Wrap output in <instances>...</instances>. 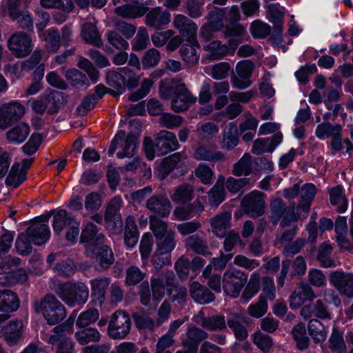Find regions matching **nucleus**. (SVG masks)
<instances>
[{
    "label": "nucleus",
    "mask_w": 353,
    "mask_h": 353,
    "mask_svg": "<svg viewBox=\"0 0 353 353\" xmlns=\"http://www.w3.org/2000/svg\"><path fill=\"white\" fill-rule=\"evenodd\" d=\"M49 287L69 307L82 305L89 297L88 286L80 281L61 282L58 279H52Z\"/></svg>",
    "instance_id": "nucleus-1"
},
{
    "label": "nucleus",
    "mask_w": 353,
    "mask_h": 353,
    "mask_svg": "<svg viewBox=\"0 0 353 353\" xmlns=\"http://www.w3.org/2000/svg\"><path fill=\"white\" fill-rule=\"evenodd\" d=\"M33 309L37 314H41L47 323L53 325L62 321L67 315L64 305L52 294H46L33 301Z\"/></svg>",
    "instance_id": "nucleus-2"
},
{
    "label": "nucleus",
    "mask_w": 353,
    "mask_h": 353,
    "mask_svg": "<svg viewBox=\"0 0 353 353\" xmlns=\"http://www.w3.org/2000/svg\"><path fill=\"white\" fill-rule=\"evenodd\" d=\"M139 77L130 68L125 67L119 71L110 70L106 74V83L110 90L109 93L117 97L125 90V88L133 89L139 85Z\"/></svg>",
    "instance_id": "nucleus-3"
},
{
    "label": "nucleus",
    "mask_w": 353,
    "mask_h": 353,
    "mask_svg": "<svg viewBox=\"0 0 353 353\" xmlns=\"http://www.w3.org/2000/svg\"><path fill=\"white\" fill-rule=\"evenodd\" d=\"M270 209V219L274 225L277 224L282 219L280 225L285 228L297 220L294 206H288L281 198L272 199Z\"/></svg>",
    "instance_id": "nucleus-4"
},
{
    "label": "nucleus",
    "mask_w": 353,
    "mask_h": 353,
    "mask_svg": "<svg viewBox=\"0 0 353 353\" xmlns=\"http://www.w3.org/2000/svg\"><path fill=\"white\" fill-rule=\"evenodd\" d=\"M131 325L130 316L123 310H117L108 323V334L114 340L123 339L130 333Z\"/></svg>",
    "instance_id": "nucleus-5"
},
{
    "label": "nucleus",
    "mask_w": 353,
    "mask_h": 353,
    "mask_svg": "<svg viewBox=\"0 0 353 353\" xmlns=\"http://www.w3.org/2000/svg\"><path fill=\"white\" fill-rule=\"evenodd\" d=\"M248 282V274L239 270H229L223 273L222 288L224 292L231 297L239 296Z\"/></svg>",
    "instance_id": "nucleus-6"
},
{
    "label": "nucleus",
    "mask_w": 353,
    "mask_h": 353,
    "mask_svg": "<svg viewBox=\"0 0 353 353\" xmlns=\"http://www.w3.org/2000/svg\"><path fill=\"white\" fill-rule=\"evenodd\" d=\"M7 47L16 58H24L30 54L34 43L31 35L22 31L13 33L7 41Z\"/></svg>",
    "instance_id": "nucleus-7"
},
{
    "label": "nucleus",
    "mask_w": 353,
    "mask_h": 353,
    "mask_svg": "<svg viewBox=\"0 0 353 353\" xmlns=\"http://www.w3.org/2000/svg\"><path fill=\"white\" fill-rule=\"evenodd\" d=\"M138 143L137 137L129 134L127 136L123 130H120L115 135L108 149V154L112 155L118 145L122 148V152L117 154L119 159L124 157H132L135 154L136 146Z\"/></svg>",
    "instance_id": "nucleus-8"
},
{
    "label": "nucleus",
    "mask_w": 353,
    "mask_h": 353,
    "mask_svg": "<svg viewBox=\"0 0 353 353\" xmlns=\"http://www.w3.org/2000/svg\"><path fill=\"white\" fill-rule=\"evenodd\" d=\"M105 236L99 232L98 228L92 223H87L83 228L80 243L84 244L87 256L94 254V248L105 243Z\"/></svg>",
    "instance_id": "nucleus-9"
},
{
    "label": "nucleus",
    "mask_w": 353,
    "mask_h": 353,
    "mask_svg": "<svg viewBox=\"0 0 353 353\" xmlns=\"http://www.w3.org/2000/svg\"><path fill=\"white\" fill-rule=\"evenodd\" d=\"M316 136L323 139L325 137H330V145L332 150V154L343 148L342 145V126L339 124H332L330 122H323L317 125L315 130Z\"/></svg>",
    "instance_id": "nucleus-10"
},
{
    "label": "nucleus",
    "mask_w": 353,
    "mask_h": 353,
    "mask_svg": "<svg viewBox=\"0 0 353 353\" xmlns=\"http://www.w3.org/2000/svg\"><path fill=\"white\" fill-rule=\"evenodd\" d=\"M254 69V64L250 60H243L237 63L235 72L231 74V83L234 88L243 90L252 84L250 77Z\"/></svg>",
    "instance_id": "nucleus-11"
},
{
    "label": "nucleus",
    "mask_w": 353,
    "mask_h": 353,
    "mask_svg": "<svg viewBox=\"0 0 353 353\" xmlns=\"http://www.w3.org/2000/svg\"><path fill=\"white\" fill-rule=\"evenodd\" d=\"M264 198V193L256 190L246 194L241 201L245 213L252 218L262 216L265 208Z\"/></svg>",
    "instance_id": "nucleus-12"
},
{
    "label": "nucleus",
    "mask_w": 353,
    "mask_h": 353,
    "mask_svg": "<svg viewBox=\"0 0 353 353\" xmlns=\"http://www.w3.org/2000/svg\"><path fill=\"white\" fill-rule=\"evenodd\" d=\"M26 112L25 107L18 101H11L0 108V129L6 130L20 120Z\"/></svg>",
    "instance_id": "nucleus-13"
},
{
    "label": "nucleus",
    "mask_w": 353,
    "mask_h": 353,
    "mask_svg": "<svg viewBox=\"0 0 353 353\" xmlns=\"http://www.w3.org/2000/svg\"><path fill=\"white\" fill-rule=\"evenodd\" d=\"M196 101V97L192 95L185 83H177L175 95L171 101V108L175 112H181L188 109Z\"/></svg>",
    "instance_id": "nucleus-14"
},
{
    "label": "nucleus",
    "mask_w": 353,
    "mask_h": 353,
    "mask_svg": "<svg viewBox=\"0 0 353 353\" xmlns=\"http://www.w3.org/2000/svg\"><path fill=\"white\" fill-rule=\"evenodd\" d=\"M172 23L181 36L186 38L188 43L197 44L198 27L195 22L185 15L179 14L174 17Z\"/></svg>",
    "instance_id": "nucleus-15"
},
{
    "label": "nucleus",
    "mask_w": 353,
    "mask_h": 353,
    "mask_svg": "<svg viewBox=\"0 0 353 353\" xmlns=\"http://www.w3.org/2000/svg\"><path fill=\"white\" fill-rule=\"evenodd\" d=\"M145 208L157 217L166 218L170 214L172 203L165 194L151 196L145 203Z\"/></svg>",
    "instance_id": "nucleus-16"
},
{
    "label": "nucleus",
    "mask_w": 353,
    "mask_h": 353,
    "mask_svg": "<svg viewBox=\"0 0 353 353\" xmlns=\"http://www.w3.org/2000/svg\"><path fill=\"white\" fill-rule=\"evenodd\" d=\"M194 321L203 329L210 332L226 330V319L223 314H214L206 316L203 310H200L193 318Z\"/></svg>",
    "instance_id": "nucleus-17"
},
{
    "label": "nucleus",
    "mask_w": 353,
    "mask_h": 353,
    "mask_svg": "<svg viewBox=\"0 0 353 353\" xmlns=\"http://www.w3.org/2000/svg\"><path fill=\"white\" fill-rule=\"evenodd\" d=\"M248 318L239 312H230L226 319V327H228L239 341H244L248 336L247 329Z\"/></svg>",
    "instance_id": "nucleus-18"
},
{
    "label": "nucleus",
    "mask_w": 353,
    "mask_h": 353,
    "mask_svg": "<svg viewBox=\"0 0 353 353\" xmlns=\"http://www.w3.org/2000/svg\"><path fill=\"white\" fill-rule=\"evenodd\" d=\"M154 141L158 156H163L177 150L180 146L176 135L173 132L165 130H162L157 134Z\"/></svg>",
    "instance_id": "nucleus-19"
},
{
    "label": "nucleus",
    "mask_w": 353,
    "mask_h": 353,
    "mask_svg": "<svg viewBox=\"0 0 353 353\" xmlns=\"http://www.w3.org/2000/svg\"><path fill=\"white\" fill-rule=\"evenodd\" d=\"M329 280L341 294L353 296V274L336 271L330 274Z\"/></svg>",
    "instance_id": "nucleus-20"
},
{
    "label": "nucleus",
    "mask_w": 353,
    "mask_h": 353,
    "mask_svg": "<svg viewBox=\"0 0 353 353\" xmlns=\"http://www.w3.org/2000/svg\"><path fill=\"white\" fill-rule=\"evenodd\" d=\"M23 328V324L21 320L10 321L6 325L0 326V338L10 346L16 345L22 337Z\"/></svg>",
    "instance_id": "nucleus-21"
},
{
    "label": "nucleus",
    "mask_w": 353,
    "mask_h": 353,
    "mask_svg": "<svg viewBox=\"0 0 353 353\" xmlns=\"http://www.w3.org/2000/svg\"><path fill=\"white\" fill-rule=\"evenodd\" d=\"M232 214L220 212L209 219L211 232L218 238H223L231 228Z\"/></svg>",
    "instance_id": "nucleus-22"
},
{
    "label": "nucleus",
    "mask_w": 353,
    "mask_h": 353,
    "mask_svg": "<svg viewBox=\"0 0 353 353\" xmlns=\"http://www.w3.org/2000/svg\"><path fill=\"white\" fill-rule=\"evenodd\" d=\"M316 298L313 289L307 283H301L294 289L290 297L291 308L297 309L305 301H312Z\"/></svg>",
    "instance_id": "nucleus-23"
},
{
    "label": "nucleus",
    "mask_w": 353,
    "mask_h": 353,
    "mask_svg": "<svg viewBox=\"0 0 353 353\" xmlns=\"http://www.w3.org/2000/svg\"><path fill=\"white\" fill-rule=\"evenodd\" d=\"M300 314L305 319L310 318H319L321 319L331 318V313L327 306L320 299L314 303L304 305L301 308Z\"/></svg>",
    "instance_id": "nucleus-24"
},
{
    "label": "nucleus",
    "mask_w": 353,
    "mask_h": 353,
    "mask_svg": "<svg viewBox=\"0 0 353 353\" xmlns=\"http://www.w3.org/2000/svg\"><path fill=\"white\" fill-rule=\"evenodd\" d=\"M193 157L198 161L218 162L224 159V154L214 145L199 143L195 148Z\"/></svg>",
    "instance_id": "nucleus-25"
},
{
    "label": "nucleus",
    "mask_w": 353,
    "mask_h": 353,
    "mask_svg": "<svg viewBox=\"0 0 353 353\" xmlns=\"http://www.w3.org/2000/svg\"><path fill=\"white\" fill-rule=\"evenodd\" d=\"M208 334L203 329L192 326L186 333V339L183 340V345L185 349H190L191 353H197L199 344L208 338Z\"/></svg>",
    "instance_id": "nucleus-26"
},
{
    "label": "nucleus",
    "mask_w": 353,
    "mask_h": 353,
    "mask_svg": "<svg viewBox=\"0 0 353 353\" xmlns=\"http://www.w3.org/2000/svg\"><path fill=\"white\" fill-rule=\"evenodd\" d=\"M26 234L34 245H41L48 241L50 232L48 225L35 222L27 228Z\"/></svg>",
    "instance_id": "nucleus-27"
},
{
    "label": "nucleus",
    "mask_w": 353,
    "mask_h": 353,
    "mask_svg": "<svg viewBox=\"0 0 353 353\" xmlns=\"http://www.w3.org/2000/svg\"><path fill=\"white\" fill-rule=\"evenodd\" d=\"M170 21V14L159 7L152 8L145 17V25L156 30L168 24Z\"/></svg>",
    "instance_id": "nucleus-28"
},
{
    "label": "nucleus",
    "mask_w": 353,
    "mask_h": 353,
    "mask_svg": "<svg viewBox=\"0 0 353 353\" xmlns=\"http://www.w3.org/2000/svg\"><path fill=\"white\" fill-rule=\"evenodd\" d=\"M190 294L194 301L200 304H208L215 299V295L209 288L196 281L190 284Z\"/></svg>",
    "instance_id": "nucleus-29"
},
{
    "label": "nucleus",
    "mask_w": 353,
    "mask_h": 353,
    "mask_svg": "<svg viewBox=\"0 0 353 353\" xmlns=\"http://www.w3.org/2000/svg\"><path fill=\"white\" fill-rule=\"evenodd\" d=\"M194 197V188L188 183L182 184L174 188L170 198L172 201L178 204L184 205L190 203Z\"/></svg>",
    "instance_id": "nucleus-30"
},
{
    "label": "nucleus",
    "mask_w": 353,
    "mask_h": 353,
    "mask_svg": "<svg viewBox=\"0 0 353 353\" xmlns=\"http://www.w3.org/2000/svg\"><path fill=\"white\" fill-rule=\"evenodd\" d=\"M20 305L17 294L10 290H0V311L9 313L17 311Z\"/></svg>",
    "instance_id": "nucleus-31"
},
{
    "label": "nucleus",
    "mask_w": 353,
    "mask_h": 353,
    "mask_svg": "<svg viewBox=\"0 0 353 353\" xmlns=\"http://www.w3.org/2000/svg\"><path fill=\"white\" fill-rule=\"evenodd\" d=\"M89 256L94 258L103 270L108 269L114 262V256L112 249L104 243L95 248L94 254Z\"/></svg>",
    "instance_id": "nucleus-32"
},
{
    "label": "nucleus",
    "mask_w": 353,
    "mask_h": 353,
    "mask_svg": "<svg viewBox=\"0 0 353 353\" xmlns=\"http://www.w3.org/2000/svg\"><path fill=\"white\" fill-rule=\"evenodd\" d=\"M81 37L87 43L98 48L103 46L101 36L96 25L93 23L86 22L82 25Z\"/></svg>",
    "instance_id": "nucleus-33"
},
{
    "label": "nucleus",
    "mask_w": 353,
    "mask_h": 353,
    "mask_svg": "<svg viewBox=\"0 0 353 353\" xmlns=\"http://www.w3.org/2000/svg\"><path fill=\"white\" fill-rule=\"evenodd\" d=\"M225 177L219 175L214 186L208 192V201L212 206L218 207L225 199Z\"/></svg>",
    "instance_id": "nucleus-34"
},
{
    "label": "nucleus",
    "mask_w": 353,
    "mask_h": 353,
    "mask_svg": "<svg viewBox=\"0 0 353 353\" xmlns=\"http://www.w3.org/2000/svg\"><path fill=\"white\" fill-rule=\"evenodd\" d=\"M110 284V279L105 276L97 277L90 281L92 294L96 297L99 303L105 301L107 290Z\"/></svg>",
    "instance_id": "nucleus-35"
},
{
    "label": "nucleus",
    "mask_w": 353,
    "mask_h": 353,
    "mask_svg": "<svg viewBox=\"0 0 353 353\" xmlns=\"http://www.w3.org/2000/svg\"><path fill=\"white\" fill-rule=\"evenodd\" d=\"M139 231L136 224L135 218L128 216L125 219L124 228V242L128 248H133L137 243Z\"/></svg>",
    "instance_id": "nucleus-36"
},
{
    "label": "nucleus",
    "mask_w": 353,
    "mask_h": 353,
    "mask_svg": "<svg viewBox=\"0 0 353 353\" xmlns=\"http://www.w3.org/2000/svg\"><path fill=\"white\" fill-rule=\"evenodd\" d=\"M51 345H56L55 353H74V344L72 339L68 336L51 335L46 340Z\"/></svg>",
    "instance_id": "nucleus-37"
},
{
    "label": "nucleus",
    "mask_w": 353,
    "mask_h": 353,
    "mask_svg": "<svg viewBox=\"0 0 353 353\" xmlns=\"http://www.w3.org/2000/svg\"><path fill=\"white\" fill-rule=\"evenodd\" d=\"M74 338L79 344L85 345L89 343L99 342L101 339V334L97 328L85 327L77 331Z\"/></svg>",
    "instance_id": "nucleus-38"
},
{
    "label": "nucleus",
    "mask_w": 353,
    "mask_h": 353,
    "mask_svg": "<svg viewBox=\"0 0 353 353\" xmlns=\"http://www.w3.org/2000/svg\"><path fill=\"white\" fill-rule=\"evenodd\" d=\"M148 10L145 6H136L125 4L114 9V12L119 17L126 19H135L143 16Z\"/></svg>",
    "instance_id": "nucleus-39"
},
{
    "label": "nucleus",
    "mask_w": 353,
    "mask_h": 353,
    "mask_svg": "<svg viewBox=\"0 0 353 353\" xmlns=\"http://www.w3.org/2000/svg\"><path fill=\"white\" fill-rule=\"evenodd\" d=\"M195 47H199L198 42L197 44H184L180 49L181 57L188 68L197 65L199 61V55L196 53Z\"/></svg>",
    "instance_id": "nucleus-40"
},
{
    "label": "nucleus",
    "mask_w": 353,
    "mask_h": 353,
    "mask_svg": "<svg viewBox=\"0 0 353 353\" xmlns=\"http://www.w3.org/2000/svg\"><path fill=\"white\" fill-rule=\"evenodd\" d=\"M28 274L26 270L18 269L10 274L0 276V286L12 287L17 284H22L28 281Z\"/></svg>",
    "instance_id": "nucleus-41"
},
{
    "label": "nucleus",
    "mask_w": 353,
    "mask_h": 353,
    "mask_svg": "<svg viewBox=\"0 0 353 353\" xmlns=\"http://www.w3.org/2000/svg\"><path fill=\"white\" fill-rule=\"evenodd\" d=\"M30 134V127L27 123H21L9 130L6 137L9 142L21 143L23 142Z\"/></svg>",
    "instance_id": "nucleus-42"
},
{
    "label": "nucleus",
    "mask_w": 353,
    "mask_h": 353,
    "mask_svg": "<svg viewBox=\"0 0 353 353\" xmlns=\"http://www.w3.org/2000/svg\"><path fill=\"white\" fill-rule=\"evenodd\" d=\"M45 48L50 53H56L61 47V36L57 29L51 28L44 34Z\"/></svg>",
    "instance_id": "nucleus-43"
},
{
    "label": "nucleus",
    "mask_w": 353,
    "mask_h": 353,
    "mask_svg": "<svg viewBox=\"0 0 353 353\" xmlns=\"http://www.w3.org/2000/svg\"><path fill=\"white\" fill-rule=\"evenodd\" d=\"M53 230L57 234H59L65 227L72 224L75 219L65 210H59L53 217Z\"/></svg>",
    "instance_id": "nucleus-44"
},
{
    "label": "nucleus",
    "mask_w": 353,
    "mask_h": 353,
    "mask_svg": "<svg viewBox=\"0 0 353 353\" xmlns=\"http://www.w3.org/2000/svg\"><path fill=\"white\" fill-rule=\"evenodd\" d=\"M185 245L188 250H191L199 254L204 255L208 250L206 241L196 234L188 236L185 241Z\"/></svg>",
    "instance_id": "nucleus-45"
},
{
    "label": "nucleus",
    "mask_w": 353,
    "mask_h": 353,
    "mask_svg": "<svg viewBox=\"0 0 353 353\" xmlns=\"http://www.w3.org/2000/svg\"><path fill=\"white\" fill-rule=\"evenodd\" d=\"M157 241V249L161 253L171 254L176 245V234L174 231L170 230L167 235L162 236Z\"/></svg>",
    "instance_id": "nucleus-46"
},
{
    "label": "nucleus",
    "mask_w": 353,
    "mask_h": 353,
    "mask_svg": "<svg viewBox=\"0 0 353 353\" xmlns=\"http://www.w3.org/2000/svg\"><path fill=\"white\" fill-rule=\"evenodd\" d=\"M150 228L157 239L168 234L171 230H168V223L161 220L160 217L150 215L149 217Z\"/></svg>",
    "instance_id": "nucleus-47"
},
{
    "label": "nucleus",
    "mask_w": 353,
    "mask_h": 353,
    "mask_svg": "<svg viewBox=\"0 0 353 353\" xmlns=\"http://www.w3.org/2000/svg\"><path fill=\"white\" fill-rule=\"evenodd\" d=\"M183 159H185V157L181 152H175L164 158L161 163L163 172L169 174L173 170L181 168L183 165Z\"/></svg>",
    "instance_id": "nucleus-48"
},
{
    "label": "nucleus",
    "mask_w": 353,
    "mask_h": 353,
    "mask_svg": "<svg viewBox=\"0 0 353 353\" xmlns=\"http://www.w3.org/2000/svg\"><path fill=\"white\" fill-rule=\"evenodd\" d=\"M19 167V163H15L12 165L6 179V184L7 185L17 188L26 179V173L23 171H20Z\"/></svg>",
    "instance_id": "nucleus-49"
},
{
    "label": "nucleus",
    "mask_w": 353,
    "mask_h": 353,
    "mask_svg": "<svg viewBox=\"0 0 353 353\" xmlns=\"http://www.w3.org/2000/svg\"><path fill=\"white\" fill-rule=\"evenodd\" d=\"M252 171V157L246 153L234 164L232 174L237 176H248L251 174Z\"/></svg>",
    "instance_id": "nucleus-50"
},
{
    "label": "nucleus",
    "mask_w": 353,
    "mask_h": 353,
    "mask_svg": "<svg viewBox=\"0 0 353 353\" xmlns=\"http://www.w3.org/2000/svg\"><path fill=\"white\" fill-rule=\"evenodd\" d=\"M204 49L209 52L208 58L210 60L221 59L228 52V47L219 41H211Z\"/></svg>",
    "instance_id": "nucleus-51"
},
{
    "label": "nucleus",
    "mask_w": 353,
    "mask_h": 353,
    "mask_svg": "<svg viewBox=\"0 0 353 353\" xmlns=\"http://www.w3.org/2000/svg\"><path fill=\"white\" fill-rule=\"evenodd\" d=\"M42 50H34L30 57L23 62L21 69L23 71H30L39 65L37 71L41 74H43L44 64L40 63L42 57Z\"/></svg>",
    "instance_id": "nucleus-52"
},
{
    "label": "nucleus",
    "mask_w": 353,
    "mask_h": 353,
    "mask_svg": "<svg viewBox=\"0 0 353 353\" xmlns=\"http://www.w3.org/2000/svg\"><path fill=\"white\" fill-rule=\"evenodd\" d=\"M307 330L310 335L316 343L324 341L326 339V332L323 323L316 319L309 321Z\"/></svg>",
    "instance_id": "nucleus-53"
},
{
    "label": "nucleus",
    "mask_w": 353,
    "mask_h": 353,
    "mask_svg": "<svg viewBox=\"0 0 353 353\" xmlns=\"http://www.w3.org/2000/svg\"><path fill=\"white\" fill-rule=\"evenodd\" d=\"M330 203L332 205H339L338 212H344L347 208V200L343 194V188L337 185L330 190Z\"/></svg>",
    "instance_id": "nucleus-54"
},
{
    "label": "nucleus",
    "mask_w": 353,
    "mask_h": 353,
    "mask_svg": "<svg viewBox=\"0 0 353 353\" xmlns=\"http://www.w3.org/2000/svg\"><path fill=\"white\" fill-rule=\"evenodd\" d=\"M65 77L73 87L80 88L89 85V81L85 74L75 68L68 70L65 72Z\"/></svg>",
    "instance_id": "nucleus-55"
},
{
    "label": "nucleus",
    "mask_w": 353,
    "mask_h": 353,
    "mask_svg": "<svg viewBox=\"0 0 353 353\" xmlns=\"http://www.w3.org/2000/svg\"><path fill=\"white\" fill-rule=\"evenodd\" d=\"M292 334L299 350H305L308 347L310 339L306 336L305 327L303 323H299L294 326Z\"/></svg>",
    "instance_id": "nucleus-56"
},
{
    "label": "nucleus",
    "mask_w": 353,
    "mask_h": 353,
    "mask_svg": "<svg viewBox=\"0 0 353 353\" xmlns=\"http://www.w3.org/2000/svg\"><path fill=\"white\" fill-rule=\"evenodd\" d=\"M146 276V273L141 271L139 268L131 265L125 270V284L127 286H133L141 282Z\"/></svg>",
    "instance_id": "nucleus-57"
},
{
    "label": "nucleus",
    "mask_w": 353,
    "mask_h": 353,
    "mask_svg": "<svg viewBox=\"0 0 353 353\" xmlns=\"http://www.w3.org/2000/svg\"><path fill=\"white\" fill-rule=\"evenodd\" d=\"M239 143L238 130L234 124H230L229 128L224 132L221 143L223 149L231 150Z\"/></svg>",
    "instance_id": "nucleus-58"
},
{
    "label": "nucleus",
    "mask_w": 353,
    "mask_h": 353,
    "mask_svg": "<svg viewBox=\"0 0 353 353\" xmlns=\"http://www.w3.org/2000/svg\"><path fill=\"white\" fill-rule=\"evenodd\" d=\"M99 317V312L96 308H89L81 312L76 321V325L79 328L88 327L94 323Z\"/></svg>",
    "instance_id": "nucleus-59"
},
{
    "label": "nucleus",
    "mask_w": 353,
    "mask_h": 353,
    "mask_svg": "<svg viewBox=\"0 0 353 353\" xmlns=\"http://www.w3.org/2000/svg\"><path fill=\"white\" fill-rule=\"evenodd\" d=\"M225 13L223 9L215 8L207 16L209 24L214 30L220 31L224 28L223 20Z\"/></svg>",
    "instance_id": "nucleus-60"
},
{
    "label": "nucleus",
    "mask_w": 353,
    "mask_h": 353,
    "mask_svg": "<svg viewBox=\"0 0 353 353\" xmlns=\"http://www.w3.org/2000/svg\"><path fill=\"white\" fill-rule=\"evenodd\" d=\"M40 3L45 8L59 9L65 13L72 12L74 7L72 0H40Z\"/></svg>",
    "instance_id": "nucleus-61"
},
{
    "label": "nucleus",
    "mask_w": 353,
    "mask_h": 353,
    "mask_svg": "<svg viewBox=\"0 0 353 353\" xmlns=\"http://www.w3.org/2000/svg\"><path fill=\"white\" fill-rule=\"evenodd\" d=\"M182 117L171 113H162L159 118V123L163 128L173 130L179 128L183 123Z\"/></svg>",
    "instance_id": "nucleus-62"
},
{
    "label": "nucleus",
    "mask_w": 353,
    "mask_h": 353,
    "mask_svg": "<svg viewBox=\"0 0 353 353\" xmlns=\"http://www.w3.org/2000/svg\"><path fill=\"white\" fill-rule=\"evenodd\" d=\"M105 37L108 42L117 50H125L129 47L127 40L114 29L108 31Z\"/></svg>",
    "instance_id": "nucleus-63"
},
{
    "label": "nucleus",
    "mask_w": 353,
    "mask_h": 353,
    "mask_svg": "<svg viewBox=\"0 0 353 353\" xmlns=\"http://www.w3.org/2000/svg\"><path fill=\"white\" fill-rule=\"evenodd\" d=\"M167 292L170 296V301L176 303L180 307H183L186 303L188 292L185 286L177 285L174 288H168Z\"/></svg>",
    "instance_id": "nucleus-64"
}]
</instances>
